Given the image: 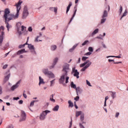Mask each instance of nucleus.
<instances>
[{"instance_id": "nucleus-51", "label": "nucleus", "mask_w": 128, "mask_h": 128, "mask_svg": "<svg viewBox=\"0 0 128 128\" xmlns=\"http://www.w3.org/2000/svg\"><path fill=\"white\" fill-rule=\"evenodd\" d=\"M2 94V88L0 86V94Z\"/></svg>"}, {"instance_id": "nucleus-39", "label": "nucleus", "mask_w": 128, "mask_h": 128, "mask_svg": "<svg viewBox=\"0 0 128 128\" xmlns=\"http://www.w3.org/2000/svg\"><path fill=\"white\" fill-rule=\"evenodd\" d=\"M38 38H40V36H38L36 39H35V42H42V40H38Z\"/></svg>"}, {"instance_id": "nucleus-56", "label": "nucleus", "mask_w": 128, "mask_h": 128, "mask_svg": "<svg viewBox=\"0 0 128 128\" xmlns=\"http://www.w3.org/2000/svg\"><path fill=\"white\" fill-rule=\"evenodd\" d=\"M118 116H120V113L116 112V118H118Z\"/></svg>"}, {"instance_id": "nucleus-50", "label": "nucleus", "mask_w": 128, "mask_h": 128, "mask_svg": "<svg viewBox=\"0 0 128 128\" xmlns=\"http://www.w3.org/2000/svg\"><path fill=\"white\" fill-rule=\"evenodd\" d=\"M6 128H14V126L12 124L8 126Z\"/></svg>"}, {"instance_id": "nucleus-34", "label": "nucleus", "mask_w": 128, "mask_h": 128, "mask_svg": "<svg viewBox=\"0 0 128 128\" xmlns=\"http://www.w3.org/2000/svg\"><path fill=\"white\" fill-rule=\"evenodd\" d=\"M112 92V98H116V92Z\"/></svg>"}, {"instance_id": "nucleus-40", "label": "nucleus", "mask_w": 128, "mask_h": 128, "mask_svg": "<svg viewBox=\"0 0 128 128\" xmlns=\"http://www.w3.org/2000/svg\"><path fill=\"white\" fill-rule=\"evenodd\" d=\"M106 20V18H103L101 20V24H104V22Z\"/></svg>"}, {"instance_id": "nucleus-4", "label": "nucleus", "mask_w": 128, "mask_h": 128, "mask_svg": "<svg viewBox=\"0 0 128 128\" xmlns=\"http://www.w3.org/2000/svg\"><path fill=\"white\" fill-rule=\"evenodd\" d=\"M4 27L1 26L0 27V32H1L0 35V46H2V42H4Z\"/></svg>"}, {"instance_id": "nucleus-31", "label": "nucleus", "mask_w": 128, "mask_h": 128, "mask_svg": "<svg viewBox=\"0 0 128 128\" xmlns=\"http://www.w3.org/2000/svg\"><path fill=\"white\" fill-rule=\"evenodd\" d=\"M108 100V96H106L105 98V101H104V106H106V100Z\"/></svg>"}, {"instance_id": "nucleus-28", "label": "nucleus", "mask_w": 128, "mask_h": 128, "mask_svg": "<svg viewBox=\"0 0 128 128\" xmlns=\"http://www.w3.org/2000/svg\"><path fill=\"white\" fill-rule=\"evenodd\" d=\"M82 114L81 111H78L76 112V117L78 118V116H80V114Z\"/></svg>"}, {"instance_id": "nucleus-44", "label": "nucleus", "mask_w": 128, "mask_h": 128, "mask_svg": "<svg viewBox=\"0 0 128 128\" xmlns=\"http://www.w3.org/2000/svg\"><path fill=\"white\" fill-rule=\"evenodd\" d=\"M75 100H76V102H78V100H80V96H76L74 99Z\"/></svg>"}, {"instance_id": "nucleus-18", "label": "nucleus", "mask_w": 128, "mask_h": 128, "mask_svg": "<svg viewBox=\"0 0 128 128\" xmlns=\"http://www.w3.org/2000/svg\"><path fill=\"white\" fill-rule=\"evenodd\" d=\"M127 14H128V10H126L122 14L121 18H120V20H122V18L126 16H127Z\"/></svg>"}, {"instance_id": "nucleus-11", "label": "nucleus", "mask_w": 128, "mask_h": 128, "mask_svg": "<svg viewBox=\"0 0 128 128\" xmlns=\"http://www.w3.org/2000/svg\"><path fill=\"white\" fill-rule=\"evenodd\" d=\"M28 44V48H29V50H30L32 52H36V51L34 50V47L33 45L32 44Z\"/></svg>"}, {"instance_id": "nucleus-52", "label": "nucleus", "mask_w": 128, "mask_h": 128, "mask_svg": "<svg viewBox=\"0 0 128 128\" xmlns=\"http://www.w3.org/2000/svg\"><path fill=\"white\" fill-rule=\"evenodd\" d=\"M28 30L29 32H32V27H29L28 28Z\"/></svg>"}, {"instance_id": "nucleus-62", "label": "nucleus", "mask_w": 128, "mask_h": 128, "mask_svg": "<svg viewBox=\"0 0 128 128\" xmlns=\"http://www.w3.org/2000/svg\"><path fill=\"white\" fill-rule=\"evenodd\" d=\"M24 58V56L22 55H21L20 56V58Z\"/></svg>"}, {"instance_id": "nucleus-38", "label": "nucleus", "mask_w": 128, "mask_h": 128, "mask_svg": "<svg viewBox=\"0 0 128 128\" xmlns=\"http://www.w3.org/2000/svg\"><path fill=\"white\" fill-rule=\"evenodd\" d=\"M72 119L71 118V121L70 122L69 128H72Z\"/></svg>"}, {"instance_id": "nucleus-23", "label": "nucleus", "mask_w": 128, "mask_h": 128, "mask_svg": "<svg viewBox=\"0 0 128 128\" xmlns=\"http://www.w3.org/2000/svg\"><path fill=\"white\" fill-rule=\"evenodd\" d=\"M71 88H74L76 90L77 88L76 85V84H74V82H71Z\"/></svg>"}, {"instance_id": "nucleus-12", "label": "nucleus", "mask_w": 128, "mask_h": 128, "mask_svg": "<svg viewBox=\"0 0 128 128\" xmlns=\"http://www.w3.org/2000/svg\"><path fill=\"white\" fill-rule=\"evenodd\" d=\"M58 58H56L53 62L52 65L50 67V68H54V66H56V62H58Z\"/></svg>"}, {"instance_id": "nucleus-29", "label": "nucleus", "mask_w": 128, "mask_h": 128, "mask_svg": "<svg viewBox=\"0 0 128 128\" xmlns=\"http://www.w3.org/2000/svg\"><path fill=\"white\" fill-rule=\"evenodd\" d=\"M10 74L7 75V76L5 77V78H4V80H5L6 82H8V80H9V78H10Z\"/></svg>"}, {"instance_id": "nucleus-49", "label": "nucleus", "mask_w": 128, "mask_h": 128, "mask_svg": "<svg viewBox=\"0 0 128 128\" xmlns=\"http://www.w3.org/2000/svg\"><path fill=\"white\" fill-rule=\"evenodd\" d=\"M13 100H20V97H16V98L14 97L13 98Z\"/></svg>"}, {"instance_id": "nucleus-10", "label": "nucleus", "mask_w": 128, "mask_h": 128, "mask_svg": "<svg viewBox=\"0 0 128 128\" xmlns=\"http://www.w3.org/2000/svg\"><path fill=\"white\" fill-rule=\"evenodd\" d=\"M21 112H22V118L20 120V122L26 120V112H24V111H22Z\"/></svg>"}, {"instance_id": "nucleus-22", "label": "nucleus", "mask_w": 128, "mask_h": 128, "mask_svg": "<svg viewBox=\"0 0 128 128\" xmlns=\"http://www.w3.org/2000/svg\"><path fill=\"white\" fill-rule=\"evenodd\" d=\"M60 108V106L58 105L56 106L52 110L54 112H58Z\"/></svg>"}, {"instance_id": "nucleus-16", "label": "nucleus", "mask_w": 128, "mask_h": 128, "mask_svg": "<svg viewBox=\"0 0 128 128\" xmlns=\"http://www.w3.org/2000/svg\"><path fill=\"white\" fill-rule=\"evenodd\" d=\"M24 52H26L25 49H22V50H20L17 52V54L20 55L22 54H24Z\"/></svg>"}, {"instance_id": "nucleus-57", "label": "nucleus", "mask_w": 128, "mask_h": 128, "mask_svg": "<svg viewBox=\"0 0 128 128\" xmlns=\"http://www.w3.org/2000/svg\"><path fill=\"white\" fill-rule=\"evenodd\" d=\"M74 106L76 109L78 108V106H76V102H74Z\"/></svg>"}, {"instance_id": "nucleus-3", "label": "nucleus", "mask_w": 128, "mask_h": 128, "mask_svg": "<svg viewBox=\"0 0 128 128\" xmlns=\"http://www.w3.org/2000/svg\"><path fill=\"white\" fill-rule=\"evenodd\" d=\"M92 64V62L88 60L84 63L80 64V68H83L81 70V72H84L86 68H90V66Z\"/></svg>"}, {"instance_id": "nucleus-60", "label": "nucleus", "mask_w": 128, "mask_h": 128, "mask_svg": "<svg viewBox=\"0 0 128 128\" xmlns=\"http://www.w3.org/2000/svg\"><path fill=\"white\" fill-rule=\"evenodd\" d=\"M108 61L109 62H114V60H112L110 59L108 60Z\"/></svg>"}, {"instance_id": "nucleus-63", "label": "nucleus", "mask_w": 128, "mask_h": 128, "mask_svg": "<svg viewBox=\"0 0 128 128\" xmlns=\"http://www.w3.org/2000/svg\"><path fill=\"white\" fill-rule=\"evenodd\" d=\"M46 30V27H43V28H42L41 30Z\"/></svg>"}, {"instance_id": "nucleus-45", "label": "nucleus", "mask_w": 128, "mask_h": 128, "mask_svg": "<svg viewBox=\"0 0 128 128\" xmlns=\"http://www.w3.org/2000/svg\"><path fill=\"white\" fill-rule=\"evenodd\" d=\"M34 100H33L31 102L30 104V106H34Z\"/></svg>"}, {"instance_id": "nucleus-41", "label": "nucleus", "mask_w": 128, "mask_h": 128, "mask_svg": "<svg viewBox=\"0 0 128 128\" xmlns=\"http://www.w3.org/2000/svg\"><path fill=\"white\" fill-rule=\"evenodd\" d=\"M84 118V115H81V116H80L81 122H83Z\"/></svg>"}, {"instance_id": "nucleus-13", "label": "nucleus", "mask_w": 128, "mask_h": 128, "mask_svg": "<svg viewBox=\"0 0 128 128\" xmlns=\"http://www.w3.org/2000/svg\"><path fill=\"white\" fill-rule=\"evenodd\" d=\"M46 82L44 81V79L42 78V77L40 76H39V84L38 85L40 86V84H44Z\"/></svg>"}, {"instance_id": "nucleus-43", "label": "nucleus", "mask_w": 128, "mask_h": 128, "mask_svg": "<svg viewBox=\"0 0 128 128\" xmlns=\"http://www.w3.org/2000/svg\"><path fill=\"white\" fill-rule=\"evenodd\" d=\"M90 54H92V52H88L86 53L84 56H90Z\"/></svg>"}, {"instance_id": "nucleus-8", "label": "nucleus", "mask_w": 128, "mask_h": 128, "mask_svg": "<svg viewBox=\"0 0 128 128\" xmlns=\"http://www.w3.org/2000/svg\"><path fill=\"white\" fill-rule=\"evenodd\" d=\"M72 72H74V76H76V78H80V76H78L80 72H78V70H76L74 68H72Z\"/></svg>"}, {"instance_id": "nucleus-26", "label": "nucleus", "mask_w": 128, "mask_h": 128, "mask_svg": "<svg viewBox=\"0 0 128 128\" xmlns=\"http://www.w3.org/2000/svg\"><path fill=\"white\" fill-rule=\"evenodd\" d=\"M68 104H69L70 107L72 108V106H74V103H72L70 100H68Z\"/></svg>"}, {"instance_id": "nucleus-19", "label": "nucleus", "mask_w": 128, "mask_h": 128, "mask_svg": "<svg viewBox=\"0 0 128 128\" xmlns=\"http://www.w3.org/2000/svg\"><path fill=\"white\" fill-rule=\"evenodd\" d=\"M50 10H52V12H53V10H54L55 13L58 12V8H52L51 7L50 8Z\"/></svg>"}, {"instance_id": "nucleus-2", "label": "nucleus", "mask_w": 128, "mask_h": 128, "mask_svg": "<svg viewBox=\"0 0 128 128\" xmlns=\"http://www.w3.org/2000/svg\"><path fill=\"white\" fill-rule=\"evenodd\" d=\"M68 66H70V65L68 64H65L64 66L63 72H64V74L59 79L60 84H64V80H66V84H68V80H70V77L68 76V70H70Z\"/></svg>"}, {"instance_id": "nucleus-21", "label": "nucleus", "mask_w": 128, "mask_h": 128, "mask_svg": "<svg viewBox=\"0 0 128 128\" xmlns=\"http://www.w3.org/2000/svg\"><path fill=\"white\" fill-rule=\"evenodd\" d=\"M76 9L75 10L74 12V14L72 16V18L70 20V21L69 22V24L70 22H72V20H74V18L75 16H76Z\"/></svg>"}, {"instance_id": "nucleus-61", "label": "nucleus", "mask_w": 128, "mask_h": 128, "mask_svg": "<svg viewBox=\"0 0 128 128\" xmlns=\"http://www.w3.org/2000/svg\"><path fill=\"white\" fill-rule=\"evenodd\" d=\"M6 104L7 106H10V102H6Z\"/></svg>"}, {"instance_id": "nucleus-27", "label": "nucleus", "mask_w": 128, "mask_h": 128, "mask_svg": "<svg viewBox=\"0 0 128 128\" xmlns=\"http://www.w3.org/2000/svg\"><path fill=\"white\" fill-rule=\"evenodd\" d=\"M76 48V46H74L72 48L70 49L69 52H74V48Z\"/></svg>"}, {"instance_id": "nucleus-46", "label": "nucleus", "mask_w": 128, "mask_h": 128, "mask_svg": "<svg viewBox=\"0 0 128 128\" xmlns=\"http://www.w3.org/2000/svg\"><path fill=\"white\" fill-rule=\"evenodd\" d=\"M86 84L89 86H92V85L90 84V82L88 80H86Z\"/></svg>"}, {"instance_id": "nucleus-14", "label": "nucleus", "mask_w": 128, "mask_h": 128, "mask_svg": "<svg viewBox=\"0 0 128 128\" xmlns=\"http://www.w3.org/2000/svg\"><path fill=\"white\" fill-rule=\"evenodd\" d=\"M76 90L77 96H78V94H82V88H80V87H77L76 89Z\"/></svg>"}, {"instance_id": "nucleus-17", "label": "nucleus", "mask_w": 128, "mask_h": 128, "mask_svg": "<svg viewBox=\"0 0 128 128\" xmlns=\"http://www.w3.org/2000/svg\"><path fill=\"white\" fill-rule=\"evenodd\" d=\"M108 17V12L106 10H104L103 12V14L102 16V18H104Z\"/></svg>"}, {"instance_id": "nucleus-42", "label": "nucleus", "mask_w": 128, "mask_h": 128, "mask_svg": "<svg viewBox=\"0 0 128 128\" xmlns=\"http://www.w3.org/2000/svg\"><path fill=\"white\" fill-rule=\"evenodd\" d=\"M88 42V40H85L84 42L82 44V46H86Z\"/></svg>"}, {"instance_id": "nucleus-35", "label": "nucleus", "mask_w": 128, "mask_h": 128, "mask_svg": "<svg viewBox=\"0 0 128 128\" xmlns=\"http://www.w3.org/2000/svg\"><path fill=\"white\" fill-rule=\"evenodd\" d=\"M88 57L86 56H83L82 58V60H83V62H85V60H88Z\"/></svg>"}, {"instance_id": "nucleus-15", "label": "nucleus", "mask_w": 128, "mask_h": 128, "mask_svg": "<svg viewBox=\"0 0 128 128\" xmlns=\"http://www.w3.org/2000/svg\"><path fill=\"white\" fill-rule=\"evenodd\" d=\"M72 6V2H69V4H68V6H67V8H66V14H68V12L70 11V7Z\"/></svg>"}, {"instance_id": "nucleus-9", "label": "nucleus", "mask_w": 128, "mask_h": 128, "mask_svg": "<svg viewBox=\"0 0 128 128\" xmlns=\"http://www.w3.org/2000/svg\"><path fill=\"white\" fill-rule=\"evenodd\" d=\"M20 84V80L16 82V84L12 86V87L11 88V90H14L16 88H18V84Z\"/></svg>"}, {"instance_id": "nucleus-33", "label": "nucleus", "mask_w": 128, "mask_h": 128, "mask_svg": "<svg viewBox=\"0 0 128 128\" xmlns=\"http://www.w3.org/2000/svg\"><path fill=\"white\" fill-rule=\"evenodd\" d=\"M122 58L120 56H107V58Z\"/></svg>"}, {"instance_id": "nucleus-36", "label": "nucleus", "mask_w": 128, "mask_h": 128, "mask_svg": "<svg viewBox=\"0 0 128 128\" xmlns=\"http://www.w3.org/2000/svg\"><path fill=\"white\" fill-rule=\"evenodd\" d=\"M88 50L89 52H94V49L92 48V47H89Z\"/></svg>"}, {"instance_id": "nucleus-37", "label": "nucleus", "mask_w": 128, "mask_h": 128, "mask_svg": "<svg viewBox=\"0 0 128 128\" xmlns=\"http://www.w3.org/2000/svg\"><path fill=\"white\" fill-rule=\"evenodd\" d=\"M56 80V79H54V80H51L50 82V86H52V84H54V80Z\"/></svg>"}, {"instance_id": "nucleus-6", "label": "nucleus", "mask_w": 128, "mask_h": 128, "mask_svg": "<svg viewBox=\"0 0 128 128\" xmlns=\"http://www.w3.org/2000/svg\"><path fill=\"white\" fill-rule=\"evenodd\" d=\"M28 16V8L25 6L23 11L22 18H23L24 20Z\"/></svg>"}, {"instance_id": "nucleus-64", "label": "nucleus", "mask_w": 128, "mask_h": 128, "mask_svg": "<svg viewBox=\"0 0 128 128\" xmlns=\"http://www.w3.org/2000/svg\"><path fill=\"white\" fill-rule=\"evenodd\" d=\"M78 0H76L75 4H78Z\"/></svg>"}, {"instance_id": "nucleus-24", "label": "nucleus", "mask_w": 128, "mask_h": 128, "mask_svg": "<svg viewBox=\"0 0 128 128\" xmlns=\"http://www.w3.org/2000/svg\"><path fill=\"white\" fill-rule=\"evenodd\" d=\"M26 44H28V41L24 44L20 45L18 46V48H24V46H26Z\"/></svg>"}, {"instance_id": "nucleus-30", "label": "nucleus", "mask_w": 128, "mask_h": 128, "mask_svg": "<svg viewBox=\"0 0 128 128\" xmlns=\"http://www.w3.org/2000/svg\"><path fill=\"white\" fill-rule=\"evenodd\" d=\"M119 12L120 14H122V5H120Z\"/></svg>"}, {"instance_id": "nucleus-20", "label": "nucleus", "mask_w": 128, "mask_h": 128, "mask_svg": "<svg viewBox=\"0 0 128 128\" xmlns=\"http://www.w3.org/2000/svg\"><path fill=\"white\" fill-rule=\"evenodd\" d=\"M98 32V29H96L92 34V36H94V34H96Z\"/></svg>"}, {"instance_id": "nucleus-47", "label": "nucleus", "mask_w": 128, "mask_h": 128, "mask_svg": "<svg viewBox=\"0 0 128 128\" xmlns=\"http://www.w3.org/2000/svg\"><path fill=\"white\" fill-rule=\"evenodd\" d=\"M24 28L26 29V27H24V26H22V29H21V30L22 31V32H24Z\"/></svg>"}, {"instance_id": "nucleus-7", "label": "nucleus", "mask_w": 128, "mask_h": 128, "mask_svg": "<svg viewBox=\"0 0 128 128\" xmlns=\"http://www.w3.org/2000/svg\"><path fill=\"white\" fill-rule=\"evenodd\" d=\"M48 112H50V111L46 110L42 112V114H40V120H44V118H46V116L48 114Z\"/></svg>"}, {"instance_id": "nucleus-25", "label": "nucleus", "mask_w": 128, "mask_h": 128, "mask_svg": "<svg viewBox=\"0 0 128 128\" xmlns=\"http://www.w3.org/2000/svg\"><path fill=\"white\" fill-rule=\"evenodd\" d=\"M50 100H51V102H56V100L54 99V94H52L50 96Z\"/></svg>"}, {"instance_id": "nucleus-55", "label": "nucleus", "mask_w": 128, "mask_h": 128, "mask_svg": "<svg viewBox=\"0 0 128 128\" xmlns=\"http://www.w3.org/2000/svg\"><path fill=\"white\" fill-rule=\"evenodd\" d=\"M8 64H5L4 66H3V69L4 70H6V68H8Z\"/></svg>"}, {"instance_id": "nucleus-48", "label": "nucleus", "mask_w": 128, "mask_h": 128, "mask_svg": "<svg viewBox=\"0 0 128 128\" xmlns=\"http://www.w3.org/2000/svg\"><path fill=\"white\" fill-rule=\"evenodd\" d=\"M18 104H24V101L22 100H20L18 102Z\"/></svg>"}, {"instance_id": "nucleus-5", "label": "nucleus", "mask_w": 128, "mask_h": 128, "mask_svg": "<svg viewBox=\"0 0 128 128\" xmlns=\"http://www.w3.org/2000/svg\"><path fill=\"white\" fill-rule=\"evenodd\" d=\"M43 72L46 74V76H48V78H54V75L52 72L48 71V69L43 70Z\"/></svg>"}, {"instance_id": "nucleus-1", "label": "nucleus", "mask_w": 128, "mask_h": 128, "mask_svg": "<svg viewBox=\"0 0 128 128\" xmlns=\"http://www.w3.org/2000/svg\"><path fill=\"white\" fill-rule=\"evenodd\" d=\"M22 4V0H19L18 4L15 5L16 8V15L10 14V9L6 8L4 10V18H5V22L6 24V27L8 28V32H10V28H12V26H10L8 24V22L10 20H16V18H18V16H20V10Z\"/></svg>"}, {"instance_id": "nucleus-59", "label": "nucleus", "mask_w": 128, "mask_h": 128, "mask_svg": "<svg viewBox=\"0 0 128 128\" xmlns=\"http://www.w3.org/2000/svg\"><path fill=\"white\" fill-rule=\"evenodd\" d=\"M10 52H8V53L5 54V56H8V54H10Z\"/></svg>"}, {"instance_id": "nucleus-53", "label": "nucleus", "mask_w": 128, "mask_h": 128, "mask_svg": "<svg viewBox=\"0 0 128 128\" xmlns=\"http://www.w3.org/2000/svg\"><path fill=\"white\" fill-rule=\"evenodd\" d=\"M23 96L24 98H28V96H26V94L23 93Z\"/></svg>"}, {"instance_id": "nucleus-32", "label": "nucleus", "mask_w": 128, "mask_h": 128, "mask_svg": "<svg viewBox=\"0 0 128 128\" xmlns=\"http://www.w3.org/2000/svg\"><path fill=\"white\" fill-rule=\"evenodd\" d=\"M51 50H56V45H53L51 46Z\"/></svg>"}, {"instance_id": "nucleus-54", "label": "nucleus", "mask_w": 128, "mask_h": 128, "mask_svg": "<svg viewBox=\"0 0 128 128\" xmlns=\"http://www.w3.org/2000/svg\"><path fill=\"white\" fill-rule=\"evenodd\" d=\"M80 128H84V126L82 124H80Z\"/></svg>"}, {"instance_id": "nucleus-58", "label": "nucleus", "mask_w": 128, "mask_h": 128, "mask_svg": "<svg viewBox=\"0 0 128 128\" xmlns=\"http://www.w3.org/2000/svg\"><path fill=\"white\" fill-rule=\"evenodd\" d=\"M102 46L104 48H106V44H103Z\"/></svg>"}]
</instances>
